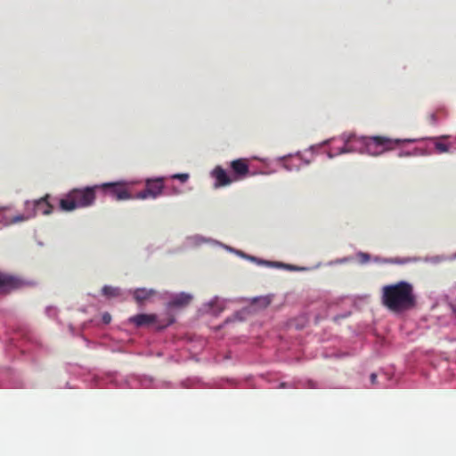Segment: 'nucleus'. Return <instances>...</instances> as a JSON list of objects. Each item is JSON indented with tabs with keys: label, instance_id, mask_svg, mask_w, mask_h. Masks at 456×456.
I'll use <instances>...</instances> for the list:
<instances>
[{
	"label": "nucleus",
	"instance_id": "obj_9",
	"mask_svg": "<svg viewBox=\"0 0 456 456\" xmlns=\"http://www.w3.org/2000/svg\"><path fill=\"white\" fill-rule=\"evenodd\" d=\"M212 176L216 178V187H224L230 185L236 180L229 176V175L220 166L216 167L212 171Z\"/></svg>",
	"mask_w": 456,
	"mask_h": 456
},
{
	"label": "nucleus",
	"instance_id": "obj_19",
	"mask_svg": "<svg viewBox=\"0 0 456 456\" xmlns=\"http://www.w3.org/2000/svg\"><path fill=\"white\" fill-rule=\"evenodd\" d=\"M428 120H430V123H431V124H435V123H436V121L437 120V119L436 118V114H435V113H432V114H430V115H428Z\"/></svg>",
	"mask_w": 456,
	"mask_h": 456
},
{
	"label": "nucleus",
	"instance_id": "obj_13",
	"mask_svg": "<svg viewBox=\"0 0 456 456\" xmlns=\"http://www.w3.org/2000/svg\"><path fill=\"white\" fill-rule=\"evenodd\" d=\"M102 294L107 297H115L120 295V289L111 286H104L103 289H102Z\"/></svg>",
	"mask_w": 456,
	"mask_h": 456
},
{
	"label": "nucleus",
	"instance_id": "obj_8",
	"mask_svg": "<svg viewBox=\"0 0 456 456\" xmlns=\"http://www.w3.org/2000/svg\"><path fill=\"white\" fill-rule=\"evenodd\" d=\"M147 192L151 194V199H156L164 191V179L161 177L155 179H147L145 182Z\"/></svg>",
	"mask_w": 456,
	"mask_h": 456
},
{
	"label": "nucleus",
	"instance_id": "obj_20",
	"mask_svg": "<svg viewBox=\"0 0 456 456\" xmlns=\"http://www.w3.org/2000/svg\"><path fill=\"white\" fill-rule=\"evenodd\" d=\"M376 379H377L376 374H371V376H370V380H371L372 385H375Z\"/></svg>",
	"mask_w": 456,
	"mask_h": 456
},
{
	"label": "nucleus",
	"instance_id": "obj_7",
	"mask_svg": "<svg viewBox=\"0 0 456 456\" xmlns=\"http://www.w3.org/2000/svg\"><path fill=\"white\" fill-rule=\"evenodd\" d=\"M232 172L234 173V180H241L249 175V166L247 159H239L231 161Z\"/></svg>",
	"mask_w": 456,
	"mask_h": 456
},
{
	"label": "nucleus",
	"instance_id": "obj_17",
	"mask_svg": "<svg viewBox=\"0 0 456 456\" xmlns=\"http://www.w3.org/2000/svg\"><path fill=\"white\" fill-rule=\"evenodd\" d=\"M172 177L175 179H178V180L182 181L183 183H185L188 179V175L187 174H176V175H174Z\"/></svg>",
	"mask_w": 456,
	"mask_h": 456
},
{
	"label": "nucleus",
	"instance_id": "obj_12",
	"mask_svg": "<svg viewBox=\"0 0 456 456\" xmlns=\"http://www.w3.org/2000/svg\"><path fill=\"white\" fill-rule=\"evenodd\" d=\"M155 294L152 289H135L133 292L134 299L139 305L148 300Z\"/></svg>",
	"mask_w": 456,
	"mask_h": 456
},
{
	"label": "nucleus",
	"instance_id": "obj_2",
	"mask_svg": "<svg viewBox=\"0 0 456 456\" xmlns=\"http://www.w3.org/2000/svg\"><path fill=\"white\" fill-rule=\"evenodd\" d=\"M99 185L85 188H74L69 191L65 198L60 200V208L62 211H74L77 208L93 206L95 200V191Z\"/></svg>",
	"mask_w": 456,
	"mask_h": 456
},
{
	"label": "nucleus",
	"instance_id": "obj_14",
	"mask_svg": "<svg viewBox=\"0 0 456 456\" xmlns=\"http://www.w3.org/2000/svg\"><path fill=\"white\" fill-rule=\"evenodd\" d=\"M356 140V137L354 134H350L347 138H346V145H344V149L342 151V152H348V151H353V148H351L350 146V143L353 142L354 141Z\"/></svg>",
	"mask_w": 456,
	"mask_h": 456
},
{
	"label": "nucleus",
	"instance_id": "obj_18",
	"mask_svg": "<svg viewBox=\"0 0 456 456\" xmlns=\"http://www.w3.org/2000/svg\"><path fill=\"white\" fill-rule=\"evenodd\" d=\"M102 319H103V322L105 323H110L111 322V316L108 313H105Z\"/></svg>",
	"mask_w": 456,
	"mask_h": 456
},
{
	"label": "nucleus",
	"instance_id": "obj_11",
	"mask_svg": "<svg viewBox=\"0 0 456 456\" xmlns=\"http://www.w3.org/2000/svg\"><path fill=\"white\" fill-rule=\"evenodd\" d=\"M192 297L191 294L180 293L175 295L171 301L167 303L169 307H185L191 303Z\"/></svg>",
	"mask_w": 456,
	"mask_h": 456
},
{
	"label": "nucleus",
	"instance_id": "obj_21",
	"mask_svg": "<svg viewBox=\"0 0 456 456\" xmlns=\"http://www.w3.org/2000/svg\"><path fill=\"white\" fill-rule=\"evenodd\" d=\"M362 259H366V260L369 259V255L362 254Z\"/></svg>",
	"mask_w": 456,
	"mask_h": 456
},
{
	"label": "nucleus",
	"instance_id": "obj_1",
	"mask_svg": "<svg viewBox=\"0 0 456 456\" xmlns=\"http://www.w3.org/2000/svg\"><path fill=\"white\" fill-rule=\"evenodd\" d=\"M381 304L395 314L405 313L415 307L416 297L411 283L401 281L381 289Z\"/></svg>",
	"mask_w": 456,
	"mask_h": 456
},
{
	"label": "nucleus",
	"instance_id": "obj_6",
	"mask_svg": "<svg viewBox=\"0 0 456 456\" xmlns=\"http://www.w3.org/2000/svg\"><path fill=\"white\" fill-rule=\"evenodd\" d=\"M99 188L106 190L116 200H128L132 199L131 193L128 192L126 187L121 182L105 183L99 185Z\"/></svg>",
	"mask_w": 456,
	"mask_h": 456
},
{
	"label": "nucleus",
	"instance_id": "obj_15",
	"mask_svg": "<svg viewBox=\"0 0 456 456\" xmlns=\"http://www.w3.org/2000/svg\"><path fill=\"white\" fill-rule=\"evenodd\" d=\"M148 198H151V194L147 192V190L144 189L143 191L138 192L135 194V199H138V200H144Z\"/></svg>",
	"mask_w": 456,
	"mask_h": 456
},
{
	"label": "nucleus",
	"instance_id": "obj_5",
	"mask_svg": "<svg viewBox=\"0 0 456 456\" xmlns=\"http://www.w3.org/2000/svg\"><path fill=\"white\" fill-rule=\"evenodd\" d=\"M32 285V282L21 277L0 272V295H9Z\"/></svg>",
	"mask_w": 456,
	"mask_h": 456
},
{
	"label": "nucleus",
	"instance_id": "obj_16",
	"mask_svg": "<svg viewBox=\"0 0 456 456\" xmlns=\"http://www.w3.org/2000/svg\"><path fill=\"white\" fill-rule=\"evenodd\" d=\"M435 148L437 149L439 153H445L448 151V146L444 142L435 143Z\"/></svg>",
	"mask_w": 456,
	"mask_h": 456
},
{
	"label": "nucleus",
	"instance_id": "obj_10",
	"mask_svg": "<svg viewBox=\"0 0 456 456\" xmlns=\"http://www.w3.org/2000/svg\"><path fill=\"white\" fill-rule=\"evenodd\" d=\"M157 318L155 314H139L131 317L130 322L139 328L155 323Z\"/></svg>",
	"mask_w": 456,
	"mask_h": 456
},
{
	"label": "nucleus",
	"instance_id": "obj_22",
	"mask_svg": "<svg viewBox=\"0 0 456 456\" xmlns=\"http://www.w3.org/2000/svg\"><path fill=\"white\" fill-rule=\"evenodd\" d=\"M362 259H366V260L369 259V255L362 254Z\"/></svg>",
	"mask_w": 456,
	"mask_h": 456
},
{
	"label": "nucleus",
	"instance_id": "obj_3",
	"mask_svg": "<svg viewBox=\"0 0 456 456\" xmlns=\"http://www.w3.org/2000/svg\"><path fill=\"white\" fill-rule=\"evenodd\" d=\"M358 141L363 146V151L372 156L380 155L386 151L400 147L403 143L412 142L411 139H399L386 136L360 137Z\"/></svg>",
	"mask_w": 456,
	"mask_h": 456
},
{
	"label": "nucleus",
	"instance_id": "obj_4",
	"mask_svg": "<svg viewBox=\"0 0 456 456\" xmlns=\"http://www.w3.org/2000/svg\"><path fill=\"white\" fill-rule=\"evenodd\" d=\"M47 198L48 196L41 200H34L33 202L27 201L25 213L12 217L10 222L12 224L25 222L35 217L37 213L48 216L53 212V205L48 202Z\"/></svg>",
	"mask_w": 456,
	"mask_h": 456
}]
</instances>
